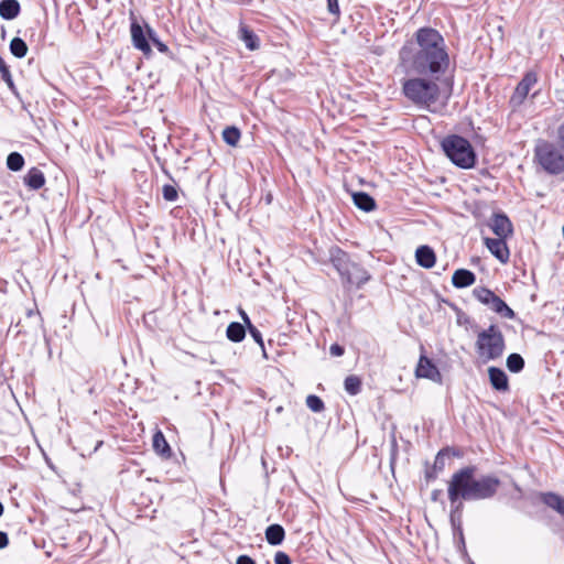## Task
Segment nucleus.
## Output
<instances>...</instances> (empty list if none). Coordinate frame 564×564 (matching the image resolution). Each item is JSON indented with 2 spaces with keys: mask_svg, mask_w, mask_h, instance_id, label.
<instances>
[{
  "mask_svg": "<svg viewBox=\"0 0 564 564\" xmlns=\"http://www.w3.org/2000/svg\"><path fill=\"white\" fill-rule=\"evenodd\" d=\"M538 83V75L534 72H528L520 83L517 85L511 98L510 104L518 107L523 104L529 95L531 88Z\"/></svg>",
  "mask_w": 564,
  "mask_h": 564,
  "instance_id": "obj_7",
  "label": "nucleus"
},
{
  "mask_svg": "<svg viewBox=\"0 0 564 564\" xmlns=\"http://www.w3.org/2000/svg\"><path fill=\"white\" fill-rule=\"evenodd\" d=\"M475 473L476 467L466 466L454 473L448 481L447 495L453 507V518L463 511V500L490 499L500 487L496 476L487 475L476 479Z\"/></svg>",
  "mask_w": 564,
  "mask_h": 564,
  "instance_id": "obj_2",
  "label": "nucleus"
},
{
  "mask_svg": "<svg viewBox=\"0 0 564 564\" xmlns=\"http://www.w3.org/2000/svg\"><path fill=\"white\" fill-rule=\"evenodd\" d=\"M557 138H558L560 145L564 150V122L558 127Z\"/></svg>",
  "mask_w": 564,
  "mask_h": 564,
  "instance_id": "obj_43",
  "label": "nucleus"
},
{
  "mask_svg": "<svg viewBox=\"0 0 564 564\" xmlns=\"http://www.w3.org/2000/svg\"><path fill=\"white\" fill-rule=\"evenodd\" d=\"M487 306L506 318L512 319L514 317V312L496 294L491 297Z\"/></svg>",
  "mask_w": 564,
  "mask_h": 564,
  "instance_id": "obj_19",
  "label": "nucleus"
},
{
  "mask_svg": "<svg viewBox=\"0 0 564 564\" xmlns=\"http://www.w3.org/2000/svg\"><path fill=\"white\" fill-rule=\"evenodd\" d=\"M329 352L332 356L334 357H340L344 355L345 352V349L343 346L338 345V344H333L329 348Z\"/></svg>",
  "mask_w": 564,
  "mask_h": 564,
  "instance_id": "obj_40",
  "label": "nucleus"
},
{
  "mask_svg": "<svg viewBox=\"0 0 564 564\" xmlns=\"http://www.w3.org/2000/svg\"><path fill=\"white\" fill-rule=\"evenodd\" d=\"M354 204L364 212H371L376 208L375 199L365 192H356L352 194Z\"/></svg>",
  "mask_w": 564,
  "mask_h": 564,
  "instance_id": "obj_21",
  "label": "nucleus"
},
{
  "mask_svg": "<svg viewBox=\"0 0 564 564\" xmlns=\"http://www.w3.org/2000/svg\"><path fill=\"white\" fill-rule=\"evenodd\" d=\"M484 243L501 263L509 261L510 252L506 242V238H484Z\"/></svg>",
  "mask_w": 564,
  "mask_h": 564,
  "instance_id": "obj_10",
  "label": "nucleus"
},
{
  "mask_svg": "<svg viewBox=\"0 0 564 564\" xmlns=\"http://www.w3.org/2000/svg\"><path fill=\"white\" fill-rule=\"evenodd\" d=\"M534 159L541 169L550 175L564 173V150L560 145L542 142L535 147Z\"/></svg>",
  "mask_w": 564,
  "mask_h": 564,
  "instance_id": "obj_6",
  "label": "nucleus"
},
{
  "mask_svg": "<svg viewBox=\"0 0 564 564\" xmlns=\"http://www.w3.org/2000/svg\"><path fill=\"white\" fill-rule=\"evenodd\" d=\"M436 79L417 76L402 83L403 95L414 105L434 111L433 108L440 99L441 89Z\"/></svg>",
  "mask_w": 564,
  "mask_h": 564,
  "instance_id": "obj_3",
  "label": "nucleus"
},
{
  "mask_svg": "<svg viewBox=\"0 0 564 564\" xmlns=\"http://www.w3.org/2000/svg\"><path fill=\"white\" fill-rule=\"evenodd\" d=\"M9 48L11 54L18 58H23L26 56L28 45L21 37H13L10 42Z\"/></svg>",
  "mask_w": 564,
  "mask_h": 564,
  "instance_id": "obj_25",
  "label": "nucleus"
},
{
  "mask_svg": "<svg viewBox=\"0 0 564 564\" xmlns=\"http://www.w3.org/2000/svg\"><path fill=\"white\" fill-rule=\"evenodd\" d=\"M251 335V337L263 348V339L260 330L254 326L250 325V327L247 328Z\"/></svg>",
  "mask_w": 564,
  "mask_h": 564,
  "instance_id": "obj_38",
  "label": "nucleus"
},
{
  "mask_svg": "<svg viewBox=\"0 0 564 564\" xmlns=\"http://www.w3.org/2000/svg\"><path fill=\"white\" fill-rule=\"evenodd\" d=\"M446 453L445 451H440L435 457L433 469L437 473L442 471L445 467Z\"/></svg>",
  "mask_w": 564,
  "mask_h": 564,
  "instance_id": "obj_35",
  "label": "nucleus"
},
{
  "mask_svg": "<svg viewBox=\"0 0 564 564\" xmlns=\"http://www.w3.org/2000/svg\"><path fill=\"white\" fill-rule=\"evenodd\" d=\"M369 280L370 274L368 273V271L355 262L350 267L347 275H345V278L343 279L345 283L355 284L358 288L367 283Z\"/></svg>",
  "mask_w": 564,
  "mask_h": 564,
  "instance_id": "obj_13",
  "label": "nucleus"
},
{
  "mask_svg": "<svg viewBox=\"0 0 564 564\" xmlns=\"http://www.w3.org/2000/svg\"><path fill=\"white\" fill-rule=\"evenodd\" d=\"M507 367L511 372H520L524 368V359L519 354H510L507 358Z\"/></svg>",
  "mask_w": 564,
  "mask_h": 564,
  "instance_id": "obj_30",
  "label": "nucleus"
},
{
  "mask_svg": "<svg viewBox=\"0 0 564 564\" xmlns=\"http://www.w3.org/2000/svg\"><path fill=\"white\" fill-rule=\"evenodd\" d=\"M415 260L420 267L431 269L435 264L436 256L430 246L424 245L416 249Z\"/></svg>",
  "mask_w": 564,
  "mask_h": 564,
  "instance_id": "obj_15",
  "label": "nucleus"
},
{
  "mask_svg": "<svg viewBox=\"0 0 564 564\" xmlns=\"http://www.w3.org/2000/svg\"><path fill=\"white\" fill-rule=\"evenodd\" d=\"M240 137V130L235 126L226 127L223 131L224 141L231 147H236L238 144Z\"/></svg>",
  "mask_w": 564,
  "mask_h": 564,
  "instance_id": "obj_28",
  "label": "nucleus"
},
{
  "mask_svg": "<svg viewBox=\"0 0 564 564\" xmlns=\"http://www.w3.org/2000/svg\"><path fill=\"white\" fill-rule=\"evenodd\" d=\"M437 474H438V473H437V471H435V470L432 468V470H427V471H426V475H425V476H426V479H429V480H430V479H435V478L437 477Z\"/></svg>",
  "mask_w": 564,
  "mask_h": 564,
  "instance_id": "obj_47",
  "label": "nucleus"
},
{
  "mask_svg": "<svg viewBox=\"0 0 564 564\" xmlns=\"http://www.w3.org/2000/svg\"><path fill=\"white\" fill-rule=\"evenodd\" d=\"M416 377L431 379L433 381L440 380L441 373L436 366L425 356H421L415 370Z\"/></svg>",
  "mask_w": 564,
  "mask_h": 564,
  "instance_id": "obj_12",
  "label": "nucleus"
},
{
  "mask_svg": "<svg viewBox=\"0 0 564 564\" xmlns=\"http://www.w3.org/2000/svg\"><path fill=\"white\" fill-rule=\"evenodd\" d=\"M21 11L18 0H1L0 1V17L4 20L15 19Z\"/></svg>",
  "mask_w": 564,
  "mask_h": 564,
  "instance_id": "obj_17",
  "label": "nucleus"
},
{
  "mask_svg": "<svg viewBox=\"0 0 564 564\" xmlns=\"http://www.w3.org/2000/svg\"><path fill=\"white\" fill-rule=\"evenodd\" d=\"M148 36L150 40H152L153 44L156 46V48L162 52V53H166L167 52V46L162 43L156 36H155V33L152 29L148 28Z\"/></svg>",
  "mask_w": 564,
  "mask_h": 564,
  "instance_id": "obj_36",
  "label": "nucleus"
},
{
  "mask_svg": "<svg viewBox=\"0 0 564 564\" xmlns=\"http://www.w3.org/2000/svg\"><path fill=\"white\" fill-rule=\"evenodd\" d=\"M163 198L167 202H175L177 199V189L175 186L165 184L162 188Z\"/></svg>",
  "mask_w": 564,
  "mask_h": 564,
  "instance_id": "obj_34",
  "label": "nucleus"
},
{
  "mask_svg": "<svg viewBox=\"0 0 564 564\" xmlns=\"http://www.w3.org/2000/svg\"><path fill=\"white\" fill-rule=\"evenodd\" d=\"M284 538L285 531L280 524H271L265 529V539L271 545H280Z\"/></svg>",
  "mask_w": 564,
  "mask_h": 564,
  "instance_id": "obj_22",
  "label": "nucleus"
},
{
  "mask_svg": "<svg viewBox=\"0 0 564 564\" xmlns=\"http://www.w3.org/2000/svg\"><path fill=\"white\" fill-rule=\"evenodd\" d=\"M306 405L312 412H315V413H319V412L324 411V409H325V404H324L323 400L315 394H310L306 398Z\"/></svg>",
  "mask_w": 564,
  "mask_h": 564,
  "instance_id": "obj_31",
  "label": "nucleus"
},
{
  "mask_svg": "<svg viewBox=\"0 0 564 564\" xmlns=\"http://www.w3.org/2000/svg\"><path fill=\"white\" fill-rule=\"evenodd\" d=\"M7 166L13 172L21 171L24 166V158L19 152H11L7 158Z\"/></svg>",
  "mask_w": 564,
  "mask_h": 564,
  "instance_id": "obj_29",
  "label": "nucleus"
},
{
  "mask_svg": "<svg viewBox=\"0 0 564 564\" xmlns=\"http://www.w3.org/2000/svg\"><path fill=\"white\" fill-rule=\"evenodd\" d=\"M3 513V505L0 502V517L2 516Z\"/></svg>",
  "mask_w": 564,
  "mask_h": 564,
  "instance_id": "obj_48",
  "label": "nucleus"
},
{
  "mask_svg": "<svg viewBox=\"0 0 564 564\" xmlns=\"http://www.w3.org/2000/svg\"><path fill=\"white\" fill-rule=\"evenodd\" d=\"M476 275L467 269H458L452 276V283L457 289L470 286L475 283Z\"/></svg>",
  "mask_w": 564,
  "mask_h": 564,
  "instance_id": "obj_16",
  "label": "nucleus"
},
{
  "mask_svg": "<svg viewBox=\"0 0 564 564\" xmlns=\"http://www.w3.org/2000/svg\"><path fill=\"white\" fill-rule=\"evenodd\" d=\"M542 501L564 518V498L557 494L547 492L542 496Z\"/></svg>",
  "mask_w": 564,
  "mask_h": 564,
  "instance_id": "obj_24",
  "label": "nucleus"
},
{
  "mask_svg": "<svg viewBox=\"0 0 564 564\" xmlns=\"http://www.w3.org/2000/svg\"><path fill=\"white\" fill-rule=\"evenodd\" d=\"M24 183L31 189H40L45 184V176L40 169L32 167L24 176Z\"/></svg>",
  "mask_w": 564,
  "mask_h": 564,
  "instance_id": "obj_18",
  "label": "nucleus"
},
{
  "mask_svg": "<svg viewBox=\"0 0 564 564\" xmlns=\"http://www.w3.org/2000/svg\"><path fill=\"white\" fill-rule=\"evenodd\" d=\"M489 381L491 387L501 392L509 390V380L506 372L497 367H489L488 369Z\"/></svg>",
  "mask_w": 564,
  "mask_h": 564,
  "instance_id": "obj_14",
  "label": "nucleus"
},
{
  "mask_svg": "<svg viewBox=\"0 0 564 564\" xmlns=\"http://www.w3.org/2000/svg\"><path fill=\"white\" fill-rule=\"evenodd\" d=\"M327 1V10L330 14L335 15L336 18H339L340 15V9L338 6V0H326Z\"/></svg>",
  "mask_w": 564,
  "mask_h": 564,
  "instance_id": "obj_37",
  "label": "nucleus"
},
{
  "mask_svg": "<svg viewBox=\"0 0 564 564\" xmlns=\"http://www.w3.org/2000/svg\"><path fill=\"white\" fill-rule=\"evenodd\" d=\"M153 447L161 456H169L171 453L170 445L167 444L162 432H158L153 436Z\"/></svg>",
  "mask_w": 564,
  "mask_h": 564,
  "instance_id": "obj_26",
  "label": "nucleus"
},
{
  "mask_svg": "<svg viewBox=\"0 0 564 564\" xmlns=\"http://www.w3.org/2000/svg\"><path fill=\"white\" fill-rule=\"evenodd\" d=\"M471 564H474V563H471Z\"/></svg>",
  "mask_w": 564,
  "mask_h": 564,
  "instance_id": "obj_49",
  "label": "nucleus"
},
{
  "mask_svg": "<svg viewBox=\"0 0 564 564\" xmlns=\"http://www.w3.org/2000/svg\"><path fill=\"white\" fill-rule=\"evenodd\" d=\"M344 388L350 395H357L361 391V379L358 376L350 375L344 381Z\"/></svg>",
  "mask_w": 564,
  "mask_h": 564,
  "instance_id": "obj_27",
  "label": "nucleus"
},
{
  "mask_svg": "<svg viewBox=\"0 0 564 564\" xmlns=\"http://www.w3.org/2000/svg\"><path fill=\"white\" fill-rule=\"evenodd\" d=\"M442 149L446 156L460 169H471L476 163V153L470 142L457 134L443 139Z\"/></svg>",
  "mask_w": 564,
  "mask_h": 564,
  "instance_id": "obj_4",
  "label": "nucleus"
},
{
  "mask_svg": "<svg viewBox=\"0 0 564 564\" xmlns=\"http://www.w3.org/2000/svg\"><path fill=\"white\" fill-rule=\"evenodd\" d=\"M0 75H1V78L8 85V87L10 88V90L15 91V86H14L10 69L1 57H0Z\"/></svg>",
  "mask_w": 564,
  "mask_h": 564,
  "instance_id": "obj_33",
  "label": "nucleus"
},
{
  "mask_svg": "<svg viewBox=\"0 0 564 564\" xmlns=\"http://www.w3.org/2000/svg\"><path fill=\"white\" fill-rule=\"evenodd\" d=\"M239 314L241 316V319L243 321V324L246 325V327H250V325H253L249 318V316L247 315V313L243 311V310H239Z\"/></svg>",
  "mask_w": 564,
  "mask_h": 564,
  "instance_id": "obj_45",
  "label": "nucleus"
},
{
  "mask_svg": "<svg viewBox=\"0 0 564 564\" xmlns=\"http://www.w3.org/2000/svg\"><path fill=\"white\" fill-rule=\"evenodd\" d=\"M505 337L496 325H490L477 336V354L485 361L500 358L505 351Z\"/></svg>",
  "mask_w": 564,
  "mask_h": 564,
  "instance_id": "obj_5",
  "label": "nucleus"
},
{
  "mask_svg": "<svg viewBox=\"0 0 564 564\" xmlns=\"http://www.w3.org/2000/svg\"><path fill=\"white\" fill-rule=\"evenodd\" d=\"M239 37L245 43L247 48L250 51L259 48V37L251 29L245 24H241L239 28Z\"/></svg>",
  "mask_w": 564,
  "mask_h": 564,
  "instance_id": "obj_20",
  "label": "nucleus"
},
{
  "mask_svg": "<svg viewBox=\"0 0 564 564\" xmlns=\"http://www.w3.org/2000/svg\"><path fill=\"white\" fill-rule=\"evenodd\" d=\"M226 336L230 341H234V343L242 341L246 337L245 325H242L238 322L230 323L226 329Z\"/></svg>",
  "mask_w": 564,
  "mask_h": 564,
  "instance_id": "obj_23",
  "label": "nucleus"
},
{
  "mask_svg": "<svg viewBox=\"0 0 564 564\" xmlns=\"http://www.w3.org/2000/svg\"><path fill=\"white\" fill-rule=\"evenodd\" d=\"M474 296L482 304L488 305L495 293L487 288H476L473 291Z\"/></svg>",
  "mask_w": 564,
  "mask_h": 564,
  "instance_id": "obj_32",
  "label": "nucleus"
},
{
  "mask_svg": "<svg viewBox=\"0 0 564 564\" xmlns=\"http://www.w3.org/2000/svg\"><path fill=\"white\" fill-rule=\"evenodd\" d=\"M442 496V490L441 489H435L432 491L431 494V499L433 501H438L440 497Z\"/></svg>",
  "mask_w": 564,
  "mask_h": 564,
  "instance_id": "obj_46",
  "label": "nucleus"
},
{
  "mask_svg": "<svg viewBox=\"0 0 564 564\" xmlns=\"http://www.w3.org/2000/svg\"><path fill=\"white\" fill-rule=\"evenodd\" d=\"M329 259L333 267L339 273L341 280L347 275L350 267L352 265V261L350 260L347 252L341 250L338 247H332L329 249Z\"/></svg>",
  "mask_w": 564,
  "mask_h": 564,
  "instance_id": "obj_8",
  "label": "nucleus"
},
{
  "mask_svg": "<svg viewBox=\"0 0 564 564\" xmlns=\"http://www.w3.org/2000/svg\"><path fill=\"white\" fill-rule=\"evenodd\" d=\"M274 563L275 564H292L290 556L282 551H279L274 555Z\"/></svg>",
  "mask_w": 564,
  "mask_h": 564,
  "instance_id": "obj_39",
  "label": "nucleus"
},
{
  "mask_svg": "<svg viewBox=\"0 0 564 564\" xmlns=\"http://www.w3.org/2000/svg\"><path fill=\"white\" fill-rule=\"evenodd\" d=\"M9 544L8 534L3 531H0V549H4Z\"/></svg>",
  "mask_w": 564,
  "mask_h": 564,
  "instance_id": "obj_44",
  "label": "nucleus"
},
{
  "mask_svg": "<svg viewBox=\"0 0 564 564\" xmlns=\"http://www.w3.org/2000/svg\"><path fill=\"white\" fill-rule=\"evenodd\" d=\"M236 564H256V562L248 555L238 556Z\"/></svg>",
  "mask_w": 564,
  "mask_h": 564,
  "instance_id": "obj_41",
  "label": "nucleus"
},
{
  "mask_svg": "<svg viewBox=\"0 0 564 564\" xmlns=\"http://www.w3.org/2000/svg\"><path fill=\"white\" fill-rule=\"evenodd\" d=\"M451 508H453V507L451 506ZM453 514H454L453 513V509H451V516H449L451 522H452L453 527H456V525L459 527L460 525L462 511L459 513H457L455 516V518H453Z\"/></svg>",
  "mask_w": 564,
  "mask_h": 564,
  "instance_id": "obj_42",
  "label": "nucleus"
},
{
  "mask_svg": "<svg viewBox=\"0 0 564 564\" xmlns=\"http://www.w3.org/2000/svg\"><path fill=\"white\" fill-rule=\"evenodd\" d=\"M130 32L133 46L141 51L145 56L150 55L152 53L151 46L142 26L137 21L131 23Z\"/></svg>",
  "mask_w": 564,
  "mask_h": 564,
  "instance_id": "obj_11",
  "label": "nucleus"
},
{
  "mask_svg": "<svg viewBox=\"0 0 564 564\" xmlns=\"http://www.w3.org/2000/svg\"><path fill=\"white\" fill-rule=\"evenodd\" d=\"M492 232L500 238H508L513 232L512 223L503 213H495L488 224Z\"/></svg>",
  "mask_w": 564,
  "mask_h": 564,
  "instance_id": "obj_9",
  "label": "nucleus"
},
{
  "mask_svg": "<svg viewBox=\"0 0 564 564\" xmlns=\"http://www.w3.org/2000/svg\"><path fill=\"white\" fill-rule=\"evenodd\" d=\"M399 65L409 75L440 79L449 67V54L443 35L423 26L399 51Z\"/></svg>",
  "mask_w": 564,
  "mask_h": 564,
  "instance_id": "obj_1",
  "label": "nucleus"
}]
</instances>
